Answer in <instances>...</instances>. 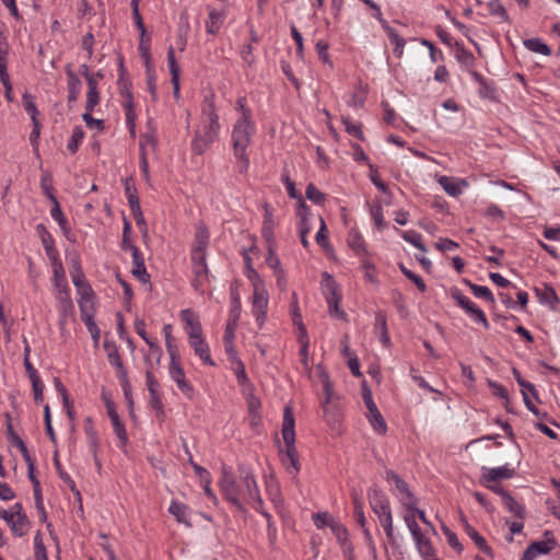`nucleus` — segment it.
<instances>
[{
  "label": "nucleus",
  "instance_id": "f257e3e1",
  "mask_svg": "<svg viewBox=\"0 0 560 560\" xmlns=\"http://www.w3.org/2000/svg\"><path fill=\"white\" fill-rule=\"evenodd\" d=\"M238 471L240 477L235 479L232 472L223 467L219 485L225 500L237 511L243 512L245 511L244 503L249 501L261 503V497L252 471L245 467H240Z\"/></svg>",
  "mask_w": 560,
  "mask_h": 560
},
{
  "label": "nucleus",
  "instance_id": "f03ea898",
  "mask_svg": "<svg viewBox=\"0 0 560 560\" xmlns=\"http://www.w3.org/2000/svg\"><path fill=\"white\" fill-rule=\"evenodd\" d=\"M236 110L240 113V116L233 126L231 142L233 155L236 160V170L240 174H245L249 168L247 150L256 132V127L252 120V110L247 107L245 97L237 98Z\"/></svg>",
  "mask_w": 560,
  "mask_h": 560
},
{
  "label": "nucleus",
  "instance_id": "7ed1b4c3",
  "mask_svg": "<svg viewBox=\"0 0 560 560\" xmlns=\"http://www.w3.org/2000/svg\"><path fill=\"white\" fill-rule=\"evenodd\" d=\"M220 131L219 116L215 112L213 101L206 98L202 105L201 125L195 132L191 141V150L196 154H203L217 140Z\"/></svg>",
  "mask_w": 560,
  "mask_h": 560
},
{
  "label": "nucleus",
  "instance_id": "20e7f679",
  "mask_svg": "<svg viewBox=\"0 0 560 560\" xmlns=\"http://www.w3.org/2000/svg\"><path fill=\"white\" fill-rule=\"evenodd\" d=\"M368 498L373 512L376 514L385 534L389 540L394 539L393 515L389 501L386 495L378 489H371Z\"/></svg>",
  "mask_w": 560,
  "mask_h": 560
},
{
  "label": "nucleus",
  "instance_id": "39448f33",
  "mask_svg": "<svg viewBox=\"0 0 560 560\" xmlns=\"http://www.w3.org/2000/svg\"><path fill=\"white\" fill-rule=\"evenodd\" d=\"M320 284L323 294L328 304L329 315L331 317L346 320L347 314L339 306L342 295L334 277L327 272H324Z\"/></svg>",
  "mask_w": 560,
  "mask_h": 560
},
{
  "label": "nucleus",
  "instance_id": "423d86ee",
  "mask_svg": "<svg viewBox=\"0 0 560 560\" xmlns=\"http://www.w3.org/2000/svg\"><path fill=\"white\" fill-rule=\"evenodd\" d=\"M167 351L171 358L170 375L171 378L176 383L178 389L188 398L194 395V388L191 384L186 380L185 372L180 365L179 355L177 350L168 342Z\"/></svg>",
  "mask_w": 560,
  "mask_h": 560
},
{
  "label": "nucleus",
  "instance_id": "0eeeda50",
  "mask_svg": "<svg viewBox=\"0 0 560 560\" xmlns=\"http://www.w3.org/2000/svg\"><path fill=\"white\" fill-rule=\"evenodd\" d=\"M385 479L388 482H393L395 485V495L398 498L400 503L405 506L406 510H415V505H417L418 500L410 491L407 482H405L395 471L386 470Z\"/></svg>",
  "mask_w": 560,
  "mask_h": 560
},
{
  "label": "nucleus",
  "instance_id": "6e6552de",
  "mask_svg": "<svg viewBox=\"0 0 560 560\" xmlns=\"http://www.w3.org/2000/svg\"><path fill=\"white\" fill-rule=\"evenodd\" d=\"M558 542L553 534L549 530L544 533L542 540L533 541L524 551L520 560H535L537 557L550 553Z\"/></svg>",
  "mask_w": 560,
  "mask_h": 560
},
{
  "label": "nucleus",
  "instance_id": "1a4fd4ad",
  "mask_svg": "<svg viewBox=\"0 0 560 560\" xmlns=\"http://www.w3.org/2000/svg\"><path fill=\"white\" fill-rule=\"evenodd\" d=\"M452 298L456 303L465 310L471 319L481 324L485 328H489L488 319L481 308H479L469 298L464 295L458 289L452 291Z\"/></svg>",
  "mask_w": 560,
  "mask_h": 560
},
{
  "label": "nucleus",
  "instance_id": "9d476101",
  "mask_svg": "<svg viewBox=\"0 0 560 560\" xmlns=\"http://www.w3.org/2000/svg\"><path fill=\"white\" fill-rule=\"evenodd\" d=\"M269 296L265 288H256L253 293L252 313L259 328H262L268 311Z\"/></svg>",
  "mask_w": 560,
  "mask_h": 560
},
{
  "label": "nucleus",
  "instance_id": "9b49d317",
  "mask_svg": "<svg viewBox=\"0 0 560 560\" xmlns=\"http://www.w3.org/2000/svg\"><path fill=\"white\" fill-rule=\"evenodd\" d=\"M70 276L74 287L78 289L79 293L82 296L81 301L93 300L92 288L89 283H86L80 261L78 259L72 260Z\"/></svg>",
  "mask_w": 560,
  "mask_h": 560
},
{
  "label": "nucleus",
  "instance_id": "f8f14e48",
  "mask_svg": "<svg viewBox=\"0 0 560 560\" xmlns=\"http://www.w3.org/2000/svg\"><path fill=\"white\" fill-rule=\"evenodd\" d=\"M515 474L516 467L510 464L493 468L482 466L480 481L499 482L501 480L511 479Z\"/></svg>",
  "mask_w": 560,
  "mask_h": 560
},
{
  "label": "nucleus",
  "instance_id": "ddd939ff",
  "mask_svg": "<svg viewBox=\"0 0 560 560\" xmlns=\"http://www.w3.org/2000/svg\"><path fill=\"white\" fill-rule=\"evenodd\" d=\"M105 350L107 351V358L108 362L116 368L117 370V377L120 382V385L127 394V390L129 388V381L127 377V371L122 364L121 358L119 355V352L115 346L110 347L108 343L104 345Z\"/></svg>",
  "mask_w": 560,
  "mask_h": 560
},
{
  "label": "nucleus",
  "instance_id": "4468645a",
  "mask_svg": "<svg viewBox=\"0 0 560 560\" xmlns=\"http://www.w3.org/2000/svg\"><path fill=\"white\" fill-rule=\"evenodd\" d=\"M79 307H80V312H81V318L84 322L89 332L91 334L92 339L95 342H97L100 339V336H101V330L94 320L93 300L80 301Z\"/></svg>",
  "mask_w": 560,
  "mask_h": 560
},
{
  "label": "nucleus",
  "instance_id": "2eb2a0df",
  "mask_svg": "<svg viewBox=\"0 0 560 560\" xmlns=\"http://www.w3.org/2000/svg\"><path fill=\"white\" fill-rule=\"evenodd\" d=\"M279 453L283 454L282 457V464L285 466L287 471L290 475H298L300 472L301 466L299 460V452L295 446V443L293 444H287L284 447H282L279 444Z\"/></svg>",
  "mask_w": 560,
  "mask_h": 560
},
{
  "label": "nucleus",
  "instance_id": "dca6fc26",
  "mask_svg": "<svg viewBox=\"0 0 560 560\" xmlns=\"http://www.w3.org/2000/svg\"><path fill=\"white\" fill-rule=\"evenodd\" d=\"M180 318L185 324V330L189 337V340L196 339L202 336V328L198 316L190 308H185L180 312Z\"/></svg>",
  "mask_w": 560,
  "mask_h": 560
},
{
  "label": "nucleus",
  "instance_id": "f3484780",
  "mask_svg": "<svg viewBox=\"0 0 560 560\" xmlns=\"http://www.w3.org/2000/svg\"><path fill=\"white\" fill-rule=\"evenodd\" d=\"M264 209V220L261 225V236L265 240L266 244L277 243L275 237V228L276 221L273 219V212L271 207L265 202L262 206Z\"/></svg>",
  "mask_w": 560,
  "mask_h": 560
},
{
  "label": "nucleus",
  "instance_id": "a211bd4d",
  "mask_svg": "<svg viewBox=\"0 0 560 560\" xmlns=\"http://www.w3.org/2000/svg\"><path fill=\"white\" fill-rule=\"evenodd\" d=\"M65 71L67 75L68 103L71 104L78 101L82 83L70 65L66 67Z\"/></svg>",
  "mask_w": 560,
  "mask_h": 560
},
{
  "label": "nucleus",
  "instance_id": "6ab92c4d",
  "mask_svg": "<svg viewBox=\"0 0 560 560\" xmlns=\"http://www.w3.org/2000/svg\"><path fill=\"white\" fill-rule=\"evenodd\" d=\"M347 244L353 250L357 257L370 256L366 243L360 232L352 229L347 236Z\"/></svg>",
  "mask_w": 560,
  "mask_h": 560
},
{
  "label": "nucleus",
  "instance_id": "aec40b11",
  "mask_svg": "<svg viewBox=\"0 0 560 560\" xmlns=\"http://www.w3.org/2000/svg\"><path fill=\"white\" fill-rule=\"evenodd\" d=\"M132 256V275L141 282L147 283L150 281V275L147 271L142 253L139 248L131 252Z\"/></svg>",
  "mask_w": 560,
  "mask_h": 560
},
{
  "label": "nucleus",
  "instance_id": "412c9836",
  "mask_svg": "<svg viewBox=\"0 0 560 560\" xmlns=\"http://www.w3.org/2000/svg\"><path fill=\"white\" fill-rule=\"evenodd\" d=\"M168 513L175 517L178 523L184 524L186 527H191L190 509L188 505L172 500L168 506Z\"/></svg>",
  "mask_w": 560,
  "mask_h": 560
},
{
  "label": "nucleus",
  "instance_id": "4be33fe9",
  "mask_svg": "<svg viewBox=\"0 0 560 560\" xmlns=\"http://www.w3.org/2000/svg\"><path fill=\"white\" fill-rule=\"evenodd\" d=\"M167 63H168L170 72H171V82L173 84L174 96L178 97L179 96V72H180V70H179V67L175 59V50H174L173 46H170L167 49Z\"/></svg>",
  "mask_w": 560,
  "mask_h": 560
},
{
  "label": "nucleus",
  "instance_id": "5701e85b",
  "mask_svg": "<svg viewBox=\"0 0 560 560\" xmlns=\"http://www.w3.org/2000/svg\"><path fill=\"white\" fill-rule=\"evenodd\" d=\"M360 268L363 271L364 280L375 287L380 285V279L375 264L370 256L360 257Z\"/></svg>",
  "mask_w": 560,
  "mask_h": 560
},
{
  "label": "nucleus",
  "instance_id": "b1692460",
  "mask_svg": "<svg viewBox=\"0 0 560 560\" xmlns=\"http://www.w3.org/2000/svg\"><path fill=\"white\" fill-rule=\"evenodd\" d=\"M353 516H354L355 522L358 523V525L361 527V529L363 532L364 539H365V542H366V545H368V547L370 549V552L373 555V557H376V547H375L372 534H371L370 529L366 526V518L364 516L363 509L362 510H359V509L354 510L353 511Z\"/></svg>",
  "mask_w": 560,
  "mask_h": 560
},
{
  "label": "nucleus",
  "instance_id": "393cba45",
  "mask_svg": "<svg viewBox=\"0 0 560 560\" xmlns=\"http://www.w3.org/2000/svg\"><path fill=\"white\" fill-rule=\"evenodd\" d=\"M189 343L191 348L194 349L195 353L200 358V360L207 364V365H214L213 360L210 355V349L207 342L205 341L203 337H198L196 339L189 340Z\"/></svg>",
  "mask_w": 560,
  "mask_h": 560
},
{
  "label": "nucleus",
  "instance_id": "a878e982",
  "mask_svg": "<svg viewBox=\"0 0 560 560\" xmlns=\"http://www.w3.org/2000/svg\"><path fill=\"white\" fill-rule=\"evenodd\" d=\"M374 330L380 341L385 346H389L390 339L387 330L386 315L383 312L375 313Z\"/></svg>",
  "mask_w": 560,
  "mask_h": 560
},
{
  "label": "nucleus",
  "instance_id": "bb28decb",
  "mask_svg": "<svg viewBox=\"0 0 560 560\" xmlns=\"http://www.w3.org/2000/svg\"><path fill=\"white\" fill-rule=\"evenodd\" d=\"M462 523L464 525L466 534L471 538L476 546L485 553L491 555V548L488 546L486 539L462 516Z\"/></svg>",
  "mask_w": 560,
  "mask_h": 560
},
{
  "label": "nucleus",
  "instance_id": "cd10ccee",
  "mask_svg": "<svg viewBox=\"0 0 560 560\" xmlns=\"http://www.w3.org/2000/svg\"><path fill=\"white\" fill-rule=\"evenodd\" d=\"M471 75H472L474 80L479 84V90H478L479 95L482 98L494 100L497 91H495V88L493 86V84L490 83L489 81H487L477 71H472Z\"/></svg>",
  "mask_w": 560,
  "mask_h": 560
},
{
  "label": "nucleus",
  "instance_id": "c85d7f7f",
  "mask_svg": "<svg viewBox=\"0 0 560 560\" xmlns=\"http://www.w3.org/2000/svg\"><path fill=\"white\" fill-rule=\"evenodd\" d=\"M226 14L224 11L211 10L209 12V19L206 22V31L209 34H217L224 23Z\"/></svg>",
  "mask_w": 560,
  "mask_h": 560
},
{
  "label": "nucleus",
  "instance_id": "c756f323",
  "mask_svg": "<svg viewBox=\"0 0 560 560\" xmlns=\"http://www.w3.org/2000/svg\"><path fill=\"white\" fill-rule=\"evenodd\" d=\"M192 272L191 285L196 291L203 292V288L209 281L208 266H192Z\"/></svg>",
  "mask_w": 560,
  "mask_h": 560
},
{
  "label": "nucleus",
  "instance_id": "7c9ffc66",
  "mask_svg": "<svg viewBox=\"0 0 560 560\" xmlns=\"http://www.w3.org/2000/svg\"><path fill=\"white\" fill-rule=\"evenodd\" d=\"M210 241V232L203 223L196 225L192 249H207Z\"/></svg>",
  "mask_w": 560,
  "mask_h": 560
},
{
  "label": "nucleus",
  "instance_id": "2f4dec72",
  "mask_svg": "<svg viewBox=\"0 0 560 560\" xmlns=\"http://www.w3.org/2000/svg\"><path fill=\"white\" fill-rule=\"evenodd\" d=\"M298 340L301 345L300 355L303 366L308 369V337L307 331L303 323L299 324V336Z\"/></svg>",
  "mask_w": 560,
  "mask_h": 560
},
{
  "label": "nucleus",
  "instance_id": "473e14b6",
  "mask_svg": "<svg viewBox=\"0 0 560 560\" xmlns=\"http://www.w3.org/2000/svg\"><path fill=\"white\" fill-rule=\"evenodd\" d=\"M50 215L58 223V225L60 226L63 235L68 240H70L71 228L69 226L68 221H67L66 217L62 213V210H61V207H60L59 202H56V205H52V208L50 210Z\"/></svg>",
  "mask_w": 560,
  "mask_h": 560
},
{
  "label": "nucleus",
  "instance_id": "72a5a7b5",
  "mask_svg": "<svg viewBox=\"0 0 560 560\" xmlns=\"http://www.w3.org/2000/svg\"><path fill=\"white\" fill-rule=\"evenodd\" d=\"M385 31L389 38L390 44L394 46V54L397 58H401L404 55V48L406 45L405 38H402L396 30L393 27L386 26Z\"/></svg>",
  "mask_w": 560,
  "mask_h": 560
},
{
  "label": "nucleus",
  "instance_id": "f704fd0d",
  "mask_svg": "<svg viewBox=\"0 0 560 560\" xmlns=\"http://www.w3.org/2000/svg\"><path fill=\"white\" fill-rule=\"evenodd\" d=\"M52 273H54V283L55 287L58 290L59 294H66L68 292V283L66 279V272L63 269V265L55 264L54 267H51Z\"/></svg>",
  "mask_w": 560,
  "mask_h": 560
},
{
  "label": "nucleus",
  "instance_id": "c9c22d12",
  "mask_svg": "<svg viewBox=\"0 0 560 560\" xmlns=\"http://www.w3.org/2000/svg\"><path fill=\"white\" fill-rule=\"evenodd\" d=\"M504 508L514 516L524 520L525 518V508L523 504L518 503L511 494L505 495L502 500Z\"/></svg>",
  "mask_w": 560,
  "mask_h": 560
},
{
  "label": "nucleus",
  "instance_id": "e433bc0d",
  "mask_svg": "<svg viewBox=\"0 0 560 560\" xmlns=\"http://www.w3.org/2000/svg\"><path fill=\"white\" fill-rule=\"evenodd\" d=\"M525 48L533 52L540 54L542 56H550L551 49L540 39L537 37L528 38L523 42Z\"/></svg>",
  "mask_w": 560,
  "mask_h": 560
},
{
  "label": "nucleus",
  "instance_id": "4c0bfd02",
  "mask_svg": "<svg viewBox=\"0 0 560 560\" xmlns=\"http://www.w3.org/2000/svg\"><path fill=\"white\" fill-rule=\"evenodd\" d=\"M7 433H8V439L10 441V443L20 450L22 457L24 459H28L30 453L27 451V447H26L25 443L23 442V440L19 436V434L14 432V430L12 428V422H8Z\"/></svg>",
  "mask_w": 560,
  "mask_h": 560
},
{
  "label": "nucleus",
  "instance_id": "58836bf2",
  "mask_svg": "<svg viewBox=\"0 0 560 560\" xmlns=\"http://www.w3.org/2000/svg\"><path fill=\"white\" fill-rule=\"evenodd\" d=\"M399 235L408 243L420 249L422 253L427 252V247L422 243L421 234L413 230L400 231L396 229Z\"/></svg>",
  "mask_w": 560,
  "mask_h": 560
},
{
  "label": "nucleus",
  "instance_id": "ea45409f",
  "mask_svg": "<svg viewBox=\"0 0 560 560\" xmlns=\"http://www.w3.org/2000/svg\"><path fill=\"white\" fill-rule=\"evenodd\" d=\"M30 521L26 514H19L14 517L13 522H10V528L15 536L22 537L28 529Z\"/></svg>",
  "mask_w": 560,
  "mask_h": 560
},
{
  "label": "nucleus",
  "instance_id": "a19ab883",
  "mask_svg": "<svg viewBox=\"0 0 560 560\" xmlns=\"http://www.w3.org/2000/svg\"><path fill=\"white\" fill-rule=\"evenodd\" d=\"M439 184L441 185V187L450 195V196H453V197H457L458 195L462 194V188L459 186V184H457L454 178L452 177H448V176H441L439 179H438Z\"/></svg>",
  "mask_w": 560,
  "mask_h": 560
},
{
  "label": "nucleus",
  "instance_id": "79ce46f5",
  "mask_svg": "<svg viewBox=\"0 0 560 560\" xmlns=\"http://www.w3.org/2000/svg\"><path fill=\"white\" fill-rule=\"evenodd\" d=\"M488 11L492 16L499 19L500 22H509V14L503 4L498 0H492L487 4Z\"/></svg>",
  "mask_w": 560,
  "mask_h": 560
},
{
  "label": "nucleus",
  "instance_id": "37998d69",
  "mask_svg": "<svg viewBox=\"0 0 560 560\" xmlns=\"http://www.w3.org/2000/svg\"><path fill=\"white\" fill-rule=\"evenodd\" d=\"M132 226L129 220H124L122 228V238H121V249L132 252L135 248H138L131 241Z\"/></svg>",
  "mask_w": 560,
  "mask_h": 560
},
{
  "label": "nucleus",
  "instance_id": "c03bdc74",
  "mask_svg": "<svg viewBox=\"0 0 560 560\" xmlns=\"http://www.w3.org/2000/svg\"><path fill=\"white\" fill-rule=\"evenodd\" d=\"M84 139V130L81 126H75L73 128V131H72V136L71 138L69 139L68 143H67V149L72 153L74 154L80 144L82 143Z\"/></svg>",
  "mask_w": 560,
  "mask_h": 560
},
{
  "label": "nucleus",
  "instance_id": "a18cd8bd",
  "mask_svg": "<svg viewBox=\"0 0 560 560\" xmlns=\"http://www.w3.org/2000/svg\"><path fill=\"white\" fill-rule=\"evenodd\" d=\"M267 245V256H266V264L269 268H271L275 271L282 269L281 262L279 257L276 254L277 250V243L266 244Z\"/></svg>",
  "mask_w": 560,
  "mask_h": 560
},
{
  "label": "nucleus",
  "instance_id": "49530a36",
  "mask_svg": "<svg viewBox=\"0 0 560 560\" xmlns=\"http://www.w3.org/2000/svg\"><path fill=\"white\" fill-rule=\"evenodd\" d=\"M318 377L323 384V389H324V394H325V399H324L323 404L328 405L332 398L334 392H332V387H331V383L329 381L328 374L320 366H318Z\"/></svg>",
  "mask_w": 560,
  "mask_h": 560
},
{
  "label": "nucleus",
  "instance_id": "de8ad7c7",
  "mask_svg": "<svg viewBox=\"0 0 560 560\" xmlns=\"http://www.w3.org/2000/svg\"><path fill=\"white\" fill-rule=\"evenodd\" d=\"M363 399L369 411V420H383L381 412L378 411L375 402L373 401L372 394L370 390L363 392Z\"/></svg>",
  "mask_w": 560,
  "mask_h": 560
},
{
  "label": "nucleus",
  "instance_id": "09e8293b",
  "mask_svg": "<svg viewBox=\"0 0 560 560\" xmlns=\"http://www.w3.org/2000/svg\"><path fill=\"white\" fill-rule=\"evenodd\" d=\"M419 553L422 557H431L433 556V548L431 546L430 540L421 533L418 537H412Z\"/></svg>",
  "mask_w": 560,
  "mask_h": 560
},
{
  "label": "nucleus",
  "instance_id": "8fccbe9b",
  "mask_svg": "<svg viewBox=\"0 0 560 560\" xmlns=\"http://www.w3.org/2000/svg\"><path fill=\"white\" fill-rule=\"evenodd\" d=\"M242 306L238 294H232L231 307L228 323L236 324L241 317Z\"/></svg>",
  "mask_w": 560,
  "mask_h": 560
},
{
  "label": "nucleus",
  "instance_id": "3c124183",
  "mask_svg": "<svg viewBox=\"0 0 560 560\" xmlns=\"http://www.w3.org/2000/svg\"><path fill=\"white\" fill-rule=\"evenodd\" d=\"M150 37L147 36L145 32L140 33V40H139V54L141 58L144 60L147 67H149L150 60H151V54H150Z\"/></svg>",
  "mask_w": 560,
  "mask_h": 560
},
{
  "label": "nucleus",
  "instance_id": "603ef678",
  "mask_svg": "<svg viewBox=\"0 0 560 560\" xmlns=\"http://www.w3.org/2000/svg\"><path fill=\"white\" fill-rule=\"evenodd\" d=\"M474 295L478 299H485L487 302L493 304L495 302L494 295L488 287L469 283Z\"/></svg>",
  "mask_w": 560,
  "mask_h": 560
},
{
  "label": "nucleus",
  "instance_id": "864d4df0",
  "mask_svg": "<svg viewBox=\"0 0 560 560\" xmlns=\"http://www.w3.org/2000/svg\"><path fill=\"white\" fill-rule=\"evenodd\" d=\"M305 196L308 200L316 205H323L326 196L313 183L306 186Z\"/></svg>",
  "mask_w": 560,
  "mask_h": 560
},
{
  "label": "nucleus",
  "instance_id": "5fc2aeb1",
  "mask_svg": "<svg viewBox=\"0 0 560 560\" xmlns=\"http://www.w3.org/2000/svg\"><path fill=\"white\" fill-rule=\"evenodd\" d=\"M156 144H158V140H156L154 131L144 133L140 138V142H139L140 153L141 152H147L148 153L149 149L154 151L156 149Z\"/></svg>",
  "mask_w": 560,
  "mask_h": 560
},
{
  "label": "nucleus",
  "instance_id": "6e6d98bb",
  "mask_svg": "<svg viewBox=\"0 0 560 560\" xmlns=\"http://www.w3.org/2000/svg\"><path fill=\"white\" fill-rule=\"evenodd\" d=\"M22 101H23L24 109L30 115L31 120L37 121L39 112L36 107L33 96H31L30 94H24L22 96Z\"/></svg>",
  "mask_w": 560,
  "mask_h": 560
},
{
  "label": "nucleus",
  "instance_id": "4d7b16f0",
  "mask_svg": "<svg viewBox=\"0 0 560 560\" xmlns=\"http://www.w3.org/2000/svg\"><path fill=\"white\" fill-rule=\"evenodd\" d=\"M537 296L541 303L552 304L558 300L556 291L551 287L545 285L544 289H535Z\"/></svg>",
  "mask_w": 560,
  "mask_h": 560
},
{
  "label": "nucleus",
  "instance_id": "13d9d810",
  "mask_svg": "<svg viewBox=\"0 0 560 560\" xmlns=\"http://www.w3.org/2000/svg\"><path fill=\"white\" fill-rule=\"evenodd\" d=\"M122 106L125 109L126 122L130 129V133L131 136H135L136 113L133 102H122Z\"/></svg>",
  "mask_w": 560,
  "mask_h": 560
},
{
  "label": "nucleus",
  "instance_id": "bf43d9fd",
  "mask_svg": "<svg viewBox=\"0 0 560 560\" xmlns=\"http://www.w3.org/2000/svg\"><path fill=\"white\" fill-rule=\"evenodd\" d=\"M441 529L445 535L446 541L450 545V547L455 549L457 552H462L463 546L459 542L457 535L454 532H452L445 524H442Z\"/></svg>",
  "mask_w": 560,
  "mask_h": 560
},
{
  "label": "nucleus",
  "instance_id": "052dcab7",
  "mask_svg": "<svg viewBox=\"0 0 560 560\" xmlns=\"http://www.w3.org/2000/svg\"><path fill=\"white\" fill-rule=\"evenodd\" d=\"M330 529L341 546H346L348 544L349 534L341 523L335 522Z\"/></svg>",
  "mask_w": 560,
  "mask_h": 560
},
{
  "label": "nucleus",
  "instance_id": "680f3d73",
  "mask_svg": "<svg viewBox=\"0 0 560 560\" xmlns=\"http://www.w3.org/2000/svg\"><path fill=\"white\" fill-rule=\"evenodd\" d=\"M295 422H283L281 435L283 440V444H293L295 443Z\"/></svg>",
  "mask_w": 560,
  "mask_h": 560
},
{
  "label": "nucleus",
  "instance_id": "e2e57ef3",
  "mask_svg": "<svg viewBox=\"0 0 560 560\" xmlns=\"http://www.w3.org/2000/svg\"><path fill=\"white\" fill-rule=\"evenodd\" d=\"M145 378H147L145 384H147V388L150 393L151 400H152V402H158L159 401V398H158L159 383L154 378L153 374L149 371L145 374Z\"/></svg>",
  "mask_w": 560,
  "mask_h": 560
},
{
  "label": "nucleus",
  "instance_id": "0e129e2a",
  "mask_svg": "<svg viewBox=\"0 0 560 560\" xmlns=\"http://www.w3.org/2000/svg\"><path fill=\"white\" fill-rule=\"evenodd\" d=\"M456 59L459 63L464 65L466 68H472L475 66V57L467 49H464V48L457 49Z\"/></svg>",
  "mask_w": 560,
  "mask_h": 560
},
{
  "label": "nucleus",
  "instance_id": "69168bd1",
  "mask_svg": "<svg viewBox=\"0 0 560 560\" xmlns=\"http://www.w3.org/2000/svg\"><path fill=\"white\" fill-rule=\"evenodd\" d=\"M316 52L318 55V58L324 62L327 63L330 68L332 67V62L330 60L329 54H328V43L325 40H318L315 45Z\"/></svg>",
  "mask_w": 560,
  "mask_h": 560
},
{
  "label": "nucleus",
  "instance_id": "338daca9",
  "mask_svg": "<svg viewBox=\"0 0 560 560\" xmlns=\"http://www.w3.org/2000/svg\"><path fill=\"white\" fill-rule=\"evenodd\" d=\"M314 524L317 528L330 527L336 522L327 512L317 513L313 515Z\"/></svg>",
  "mask_w": 560,
  "mask_h": 560
},
{
  "label": "nucleus",
  "instance_id": "774afa93",
  "mask_svg": "<svg viewBox=\"0 0 560 560\" xmlns=\"http://www.w3.org/2000/svg\"><path fill=\"white\" fill-rule=\"evenodd\" d=\"M400 270L410 281H412L416 284V287L421 292H424L427 290V285L420 276L413 273L411 270L407 269L404 265H400Z\"/></svg>",
  "mask_w": 560,
  "mask_h": 560
}]
</instances>
